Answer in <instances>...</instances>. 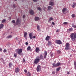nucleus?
Returning <instances> with one entry per match:
<instances>
[{
  "label": "nucleus",
  "mask_w": 76,
  "mask_h": 76,
  "mask_svg": "<svg viewBox=\"0 0 76 76\" xmlns=\"http://www.w3.org/2000/svg\"><path fill=\"white\" fill-rule=\"evenodd\" d=\"M55 73H56V72H52V74H53V75H54Z\"/></svg>",
  "instance_id": "nucleus-49"
},
{
  "label": "nucleus",
  "mask_w": 76,
  "mask_h": 76,
  "mask_svg": "<svg viewBox=\"0 0 76 76\" xmlns=\"http://www.w3.org/2000/svg\"><path fill=\"white\" fill-rule=\"evenodd\" d=\"M74 68L76 70V62L74 61Z\"/></svg>",
  "instance_id": "nucleus-26"
},
{
  "label": "nucleus",
  "mask_w": 76,
  "mask_h": 76,
  "mask_svg": "<svg viewBox=\"0 0 76 76\" xmlns=\"http://www.w3.org/2000/svg\"><path fill=\"white\" fill-rule=\"evenodd\" d=\"M50 36H47L45 38L46 40L47 41H49L50 40Z\"/></svg>",
  "instance_id": "nucleus-18"
},
{
  "label": "nucleus",
  "mask_w": 76,
  "mask_h": 76,
  "mask_svg": "<svg viewBox=\"0 0 76 76\" xmlns=\"http://www.w3.org/2000/svg\"><path fill=\"white\" fill-rule=\"evenodd\" d=\"M12 63H9V66L10 68H11L12 67Z\"/></svg>",
  "instance_id": "nucleus-28"
},
{
  "label": "nucleus",
  "mask_w": 76,
  "mask_h": 76,
  "mask_svg": "<svg viewBox=\"0 0 76 76\" xmlns=\"http://www.w3.org/2000/svg\"><path fill=\"white\" fill-rule=\"evenodd\" d=\"M56 32H58V30H57Z\"/></svg>",
  "instance_id": "nucleus-53"
},
{
  "label": "nucleus",
  "mask_w": 76,
  "mask_h": 76,
  "mask_svg": "<svg viewBox=\"0 0 76 76\" xmlns=\"http://www.w3.org/2000/svg\"><path fill=\"white\" fill-rule=\"evenodd\" d=\"M50 56L51 57H52L53 56V53H52L50 55Z\"/></svg>",
  "instance_id": "nucleus-45"
},
{
  "label": "nucleus",
  "mask_w": 76,
  "mask_h": 76,
  "mask_svg": "<svg viewBox=\"0 0 76 76\" xmlns=\"http://www.w3.org/2000/svg\"><path fill=\"white\" fill-rule=\"evenodd\" d=\"M40 60H44V57L43 56H42V55L40 54Z\"/></svg>",
  "instance_id": "nucleus-17"
},
{
  "label": "nucleus",
  "mask_w": 76,
  "mask_h": 76,
  "mask_svg": "<svg viewBox=\"0 0 76 76\" xmlns=\"http://www.w3.org/2000/svg\"><path fill=\"white\" fill-rule=\"evenodd\" d=\"M12 23H15V20H12Z\"/></svg>",
  "instance_id": "nucleus-39"
},
{
  "label": "nucleus",
  "mask_w": 76,
  "mask_h": 76,
  "mask_svg": "<svg viewBox=\"0 0 76 76\" xmlns=\"http://www.w3.org/2000/svg\"><path fill=\"white\" fill-rule=\"evenodd\" d=\"M49 46H50V45H51V42H50V41H48V43L47 44Z\"/></svg>",
  "instance_id": "nucleus-30"
},
{
  "label": "nucleus",
  "mask_w": 76,
  "mask_h": 76,
  "mask_svg": "<svg viewBox=\"0 0 76 76\" xmlns=\"http://www.w3.org/2000/svg\"><path fill=\"white\" fill-rule=\"evenodd\" d=\"M15 0V1H17V0Z\"/></svg>",
  "instance_id": "nucleus-56"
},
{
  "label": "nucleus",
  "mask_w": 76,
  "mask_h": 76,
  "mask_svg": "<svg viewBox=\"0 0 76 76\" xmlns=\"http://www.w3.org/2000/svg\"><path fill=\"white\" fill-rule=\"evenodd\" d=\"M67 10V8H64L62 10V13H63L64 14H65V12H66V11Z\"/></svg>",
  "instance_id": "nucleus-10"
},
{
  "label": "nucleus",
  "mask_w": 76,
  "mask_h": 76,
  "mask_svg": "<svg viewBox=\"0 0 76 76\" xmlns=\"http://www.w3.org/2000/svg\"><path fill=\"white\" fill-rule=\"evenodd\" d=\"M27 35H28V33L26 32H25L24 34V36L25 39H27V37H26Z\"/></svg>",
  "instance_id": "nucleus-14"
},
{
  "label": "nucleus",
  "mask_w": 76,
  "mask_h": 76,
  "mask_svg": "<svg viewBox=\"0 0 76 76\" xmlns=\"http://www.w3.org/2000/svg\"><path fill=\"white\" fill-rule=\"evenodd\" d=\"M27 70L26 69H25L24 70V72L25 73H26V72H27Z\"/></svg>",
  "instance_id": "nucleus-48"
},
{
  "label": "nucleus",
  "mask_w": 76,
  "mask_h": 76,
  "mask_svg": "<svg viewBox=\"0 0 76 76\" xmlns=\"http://www.w3.org/2000/svg\"><path fill=\"white\" fill-rule=\"evenodd\" d=\"M40 70V66H38L37 68V72H39Z\"/></svg>",
  "instance_id": "nucleus-22"
},
{
  "label": "nucleus",
  "mask_w": 76,
  "mask_h": 76,
  "mask_svg": "<svg viewBox=\"0 0 76 76\" xmlns=\"http://www.w3.org/2000/svg\"><path fill=\"white\" fill-rule=\"evenodd\" d=\"M27 50H31V47L30 46H28V47L27 48Z\"/></svg>",
  "instance_id": "nucleus-32"
},
{
  "label": "nucleus",
  "mask_w": 76,
  "mask_h": 76,
  "mask_svg": "<svg viewBox=\"0 0 76 76\" xmlns=\"http://www.w3.org/2000/svg\"><path fill=\"white\" fill-rule=\"evenodd\" d=\"M37 10H39V11H41V10H42V8L39 7H37Z\"/></svg>",
  "instance_id": "nucleus-20"
},
{
  "label": "nucleus",
  "mask_w": 76,
  "mask_h": 76,
  "mask_svg": "<svg viewBox=\"0 0 76 76\" xmlns=\"http://www.w3.org/2000/svg\"><path fill=\"white\" fill-rule=\"evenodd\" d=\"M26 45H28V43L27 42H26Z\"/></svg>",
  "instance_id": "nucleus-46"
},
{
  "label": "nucleus",
  "mask_w": 76,
  "mask_h": 76,
  "mask_svg": "<svg viewBox=\"0 0 76 76\" xmlns=\"http://www.w3.org/2000/svg\"><path fill=\"white\" fill-rule=\"evenodd\" d=\"M70 37L72 41L73 42L74 41H75L76 39V33H72L70 35Z\"/></svg>",
  "instance_id": "nucleus-1"
},
{
  "label": "nucleus",
  "mask_w": 76,
  "mask_h": 76,
  "mask_svg": "<svg viewBox=\"0 0 76 76\" xmlns=\"http://www.w3.org/2000/svg\"><path fill=\"white\" fill-rule=\"evenodd\" d=\"M57 53H58V54H60V53H61V51L57 50Z\"/></svg>",
  "instance_id": "nucleus-36"
},
{
  "label": "nucleus",
  "mask_w": 76,
  "mask_h": 76,
  "mask_svg": "<svg viewBox=\"0 0 76 76\" xmlns=\"http://www.w3.org/2000/svg\"><path fill=\"white\" fill-rule=\"evenodd\" d=\"M9 20H11V17H9Z\"/></svg>",
  "instance_id": "nucleus-51"
},
{
  "label": "nucleus",
  "mask_w": 76,
  "mask_h": 76,
  "mask_svg": "<svg viewBox=\"0 0 76 76\" xmlns=\"http://www.w3.org/2000/svg\"><path fill=\"white\" fill-rule=\"evenodd\" d=\"M17 53H15L14 54V56L15 57H17Z\"/></svg>",
  "instance_id": "nucleus-34"
},
{
  "label": "nucleus",
  "mask_w": 76,
  "mask_h": 76,
  "mask_svg": "<svg viewBox=\"0 0 76 76\" xmlns=\"http://www.w3.org/2000/svg\"><path fill=\"white\" fill-rule=\"evenodd\" d=\"M76 6V2H74L72 4V7L73 8H75V7Z\"/></svg>",
  "instance_id": "nucleus-21"
},
{
  "label": "nucleus",
  "mask_w": 76,
  "mask_h": 76,
  "mask_svg": "<svg viewBox=\"0 0 76 76\" xmlns=\"http://www.w3.org/2000/svg\"><path fill=\"white\" fill-rule=\"evenodd\" d=\"M3 26H4V25L2 24H1L0 25V29H1L2 28H3Z\"/></svg>",
  "instance_id": "nucleus-25"
},
{
  "label": "nucleus",
  "mask_w": 76,
  "mask_h": 76,
  "mask_svg": "<svg viewBox=\"0 0 76 76\" xmlns=\"http://www.w3.org/2000/svg\"><path fill=\"white\" fill-rule=\"evenodd\" d=\"M35 51L36 53H39V52L40 51V50H39V48H38L37 47L35 49Z\"/></svg>",
  "instance_id": "nucleus-15"
},
{
  "label": "nucleus",
  "mask_w": 76,
  "mask_h": 76,
  "mask_svg": "<svg viewBox=\"0 0 76 76\" xmlns=\"http://www.w3.org/2000/svg\"><path fill=\"white\" fill-rule=\"evenodd\" d=\"M0 51H2V49L0 48Z\"/></svg>",
  "instance_id": "nucleus-54"
},
{
  "label": "nucleus",
  "mask_w": 76,
  "mask_h": 76,
  "mask_svg": "<svg viewBox=\"0 0 76 76\" xmlns=\"http://www.w3.org/2000/svg\"><path fill=\"white\" fill-rule=\"evenodd\" d=\"M29 37L30 39H32V38H33V39L35 38H36V36H33L32 33H30L29 34Z\"/></svg>",
  "instance_id": "nucleus-4"
},
{
  "label": "nucleus",
  "mask_w": 76,
  "mask_h": 76,
  "mask_svg": "<svg viewBox=\"0 0 76 76\" xmlns=\"http://www.w3.org/2000/svg\"><path fill=\"white\" fill-rule=\"evenodd\" d=\"M16 25H19V24H20V21H19V18H18L16 21Z\"/></svg>",
  "instance_id": "nucleus-13"
},
{
  "label": "nucleus",
  "mask_w": 76,
  "mask_h": 76,
  "mask_svg": "<svg viewBox=\"0 0 76 76\" xmlns=\"http://www.w3.org/2000/svg\"><path fill=\"white\" fill-rule=\"evenodd\" d=\"M49 6H54V3L53 2L50 1L49 3Z\"/></svg>",
  "instance_id": "nucleus-9"
},
{
  "label": "nucleus",
  "mask_w": 76,
  "mask_h": 76,
  "mask_svg": "<svg viewBox=\"0 0 76 76\" xmlns=\"http://www.w3.org/2000/svg\"><path fill=\"white\" fill-rule=\"evenodd\" d=\"M5 21H6V20L5 19L3 20H2L1 23H4V22H5Z\"/></svg>",
  "instance_id": "nucleus-35"
},
{
  "label": "nucleus",
  "mask_w": 76,
  "mask_h": 76,
  "mask_svg": "<svg viewBox=\"0 0 76 76\" xmlns=\"http://www.w3.org/2000/svg\"><path fill=\"white\" fill-rule=\"evenodd\" d=\"M12 35H10L7 37V38H12Z\"/></svg>",
  "instance_id": "nucleus-33"
},
{
  "label": "nucleus",
  "mask_w": 76,
  "mask_h": 76,
  "mask_svg": "<svg viewBox=\"0 0 76 76\" xmlns=\"http://www.w3.org/2000/svg\"><path fill=\"white\" fill-rule=\"evenodd\" d=\"M15 39L17 40V41H18V38H17V37L15 38Z\"/></svg>",
  "instance_id": "nucleus-52"
},
{
  "label": "nucleus",
  "mask_w": 76,
  "mask_h": 76,
  "mask_svg": "<svg viewBox=\"0 0 76 76\" xmlns=\"http://www.w3.org/2000/svg\"><path fill=\"white\" fill-rule=\"evenodd\" d=\"M72 27H73V28H76V26H75V24L73 23L72 24Z\"/></svg>",
  "instance_id": "nucleus-29"
},
{
  "label": "nucleus",
  "mask_w": 76,
  "mask_h": 76,
  "mask_svg": "<svg viewBox=\"0 0 76 76\" xmlns=\"http://www.w3.org/2000/svg\"><path fill=\"white\" fill-rule=\"evenodd\" d=\"M25 18V15H24L23 16V18Z\"/></svg>",
  "instance_id": "nucleus-50"
},
{
  "label": "nucleus",
  "mask_w": 76,
  "mask_h": 76,
  "mask_svg": "<svg viewBox=\"0 0 76 76\" xmlns=\"http://www.w3.org/2000/svg\"><path fill=\"white\" fill-rule=\"evenodd\" d=\"M36 58L34 60V64H37L38 63H39V61L40 60V59H39V56H37L36 57Z\"/></svg>",
  "instance_id": "nucleus-2"
},
{
  "label": "nucleus",
  "mask_w": 76,
  "mask_h": 76,
  "mask_svg": "<svg viewBox=\"0 0 76 76\" xmlns=\"http://www.w3.org/2000/svg\"><path fill=\"white\" fill-rule=\"evenodd\" d=\"M72 16L73 18H75V15L74 14H72Z\"/></svg>",
  "instance_id": "nucleus-38"
},
{
  "label": "nucleus",
  "mask_w": 76,
  "mask_h": 76,
  "mask_svg": "<svg viewBox=\"0 0 76 76\" xmlns=\"http://www.w3.org/2000/svg\"><path fill=\"white\" fill-rule=\"evenodd\" d=\"M4 53H5V52H7V50H6V49H4Z\"/></svg>",
  "instance_id": "nucleus-43"
},
{
  "label": "nucleus",
  "mask_w": 76,
  "mask_h": 76,
  "mask_svg": "<svg viewBox=\"0 0 76 76\" xmlns=\"http://www.w3.org/2000/svg\"><path fill=\"white\" fill-rule=\"evenodd\" d=\"M69 31H73V28H69Z\"/></svg>",
  "instance_id": "nucleus-37"
},
{
  "label": "nucleus",
  "mask_w": 76,
  "mask_h": 76,
  "mask_svg": "<svg viewBox=\"0 0 76 76\" xmlns=\"http://www.w3.org/2000/svg\"><path fill=\"white\" fill-rule=\"evenodd\" d=\"M28 12L31 15H34V12L32 9H31L30 10H29Z\"/></svg>",
  "instance_id": "nucleus-7"
},
{
  "label": "nucleus",
  "mask_w": 76,
  "mask_h": 76,
  "mask_svg": "<svg viewBox=\"0 0 76 76\" xmlns=\"http://www.w3.org/2000/svg\"><path fill=\"white\" fill-rule=\"evenodd\" d=\"M23 61L25 62V59L24 58H23Z\"/></svg>",
  "instance_id": "nucleus-47"
},
{
  "label": "nucleus",
  "mask_w": 76,
  "mask_h": 76,
  "mask_svg": "<svg viewBox=\"0 0 76 76\" xmlns=\"http://www.w3.org/2000/svg\"><path fill=\"white\" fill-rule=\"evenodd\" d=\"M69 46L70 44H69V43H66L65 45V50H69L70 49V47H69Z\"/></svg>",
  "instance_id": "nucleus-5"
},
{
  "label": "nucleus",
  "mask_w": 76,
  "mask_h": 76,
  "mask_svg": "<svg viewBox=\"0 0 76 76\" xmlns=\"http://www.w3.org/2000/svg\"><path fill=\"white\" fill-rule=\"evenodd\" d=\"M56 43L58 44H59L60 45L61 44H62V42L60 40H56Z\"/></svg>",
  "instance_id": "nucleus-8"
},
{
  "label": "nucleus",
  "mask_w": 76,
  "mask_h": 76,
  "mask_svg": "<svg viewBox=\"0 0 76 76\" xmlns=\"http://www.w3.org/2000/svg\"><path fill=\"white\" fill-rule=\"evenodd\" d=\"M15 51L17 52V54L19 55V56H21L22 53V49H17L15 50Z\"/></svg>",
  "instance_id": "nucleus-3"
},
{
  "label": "nucleus",
  "mask_w": 76,
  "mask_h": 76,
  "mask_svg": "<svg viewBox=\"0 0 76 76\" xmlns=\"http://www.w3.org/2000/svg\"><path fill=\"white\" fill-rule=\"evenodd\" d=\"M40 28H39V26L38 25L37 26V29H38V31H39L40 30H39Z\"/></svg>",
  "instance_id": "nucleus-31"
},
{
  "label": "nucleus",
  "mask_w": 76,
  "mask_h": 76,
  "mask_svg": "<svg viewBox=\"0 0 76 76\" xmlns=\"http://www.w3.org/2000/svg\"><path fill=\"white\" fill-rule=\"evenodd\" d=\"M69 74H70V72H67V74L68 75H69Z\"/></svg>",
  "instance_id": "nucleus-55"
},
{
  "label": "nucleus",
  "mask_w": 76,
  "mask_h": 76,
  "mask_svg": "<svg viewBox=\"0 0 76 76\" xmlns=\"http://www.w3.org/2000/svg\"><path fill=\"white\" fill-rule=\"evenodd\" d=\"M61 64L60 62L56 64H55V63H54L52 64V65L53 67H57V66H59Z\"/></svg>",
  "instance_id": "nucleus-6"
},
{
  "label": "nucleus",
  "mask_w": 76,
  "mask_h": 76,
  "mask_svg": "<svg viewBox=\"0 0 76 76\" xmlns=\"http://www.w3.org/2000/svg\"><path fill=\"white\" fill-rule=\"evenodd\" d=\"M49 20H48V22H51V20H53V18L52 17L50 18Z\"/></svg>",
  "instance_id": "nucleus-24"
},
{
  "label": "nucleus",
  "mask_w": 76,
  "mask_h": 76,
  "mask_svg": "<svg viewBox=\"0 0 76 76\" xmlns=\"http://www.w3.org/2000/svg\"><path fill=\"white\" fill-rule=\"evenodd\" d=\"M45 54H44V58L45 59L46 58V57H47V52L45 51L44 53Z\"/></svg>",
  "instance_id": "nucleus-12"
},
{
  "label": "nucleus",
  "mask_w": 76,
  "mask_h": 76,
  "mask_svg": "<svg viewBox=\"0 0 76 76\" xmlns=\"http://www.w3.org/2000/svg\"><path fill=\"white\" fill-rule=\"evenodd\" d=\"M19 71H20V69L18 67H17L15 70V72L16 73H18Z\"/></svg>",
  "instance_id": "nucleus-11"
},
{
  "label": "nucleus",
  "mask_w": 76,
  "mask_h": 76,
  "mask_svg": "<svg viewBox=\"0 0 76 76\" xmlns=\"http://www.w3.org/2000/svg\"><path fill=\"white\" fill-rule=\"evenodd\" d=\"M13 7L14 8H16V5H15V4H13Z\"/></svg>",
  "instance_id": "nucleus-42"
},
{
  "label": "nucleus",
  "mask_w": 76,
  "mask_h": 76,
  "mask_svg": "<svg viewBox=\"0 0 76 76\" xmlns=\"http://www.w3.org/2000/svg\"><path fill=\"white\" fill-rule=\"evenodd\" d=\"M33 1L34 2L36 3V2H37V1H38V0H33Z\"/></svg>",
  "instance_id": "nucleus-41"
},
{
  "label": "nucleus",
  "mask_w": 76,
  "mask_h": 76,
  "mask_svg": "<svg viewBox=\"0 0 76 76\" xmlns=\"http://www.w3.org/2000/svg\"><path fill=\"white\" fill-rule=\"evenodd\" d=\"M39 18L38 17H36L34 18V20L35 21H38V20H39Z\"/></svg>",
  "instance_id": "nucleus-16"
},
{
  "label": "nucleus",
  "mask_w": 76,
  "mask_h": 76,
  "mask_svg": "<svg viewBox=\"0 0 76 76\" xmlns=\"http://www.w3.org/2000/svg\"><path fill=\"white\" fill-rule=\"evenodd\" d=\"M48 9L49 11L51 10L52 9V7L51 6H49L48 7Z\"/></svg>",
  "instance_id": "nucleus-19"
},
{
  "label": "nucleus",
  "mask_w": 76,
  "mask_h": 76,
  "mask_svg": "<svg viewBox=\"0 0 76 76\" xmlns=\"http://www.w3.org/2000/svg\"><path fill=\"white\" fill-rule=\"evenodd\" d=\"M27 76H32V74H31V73L30 72H28L27 73Z\"/></svg>",
  "instance_id": "nucleus-27"
},
{
  "label": "nucleus",
  "mask_w": 76,
  "mask_h": 76,
  "mask_svg": "<svg viewBox=\"0 0 76 76\" xmlns=\"http://www.w3.org/2000/svg\"><path fill=\"white\" fill-rule=\"evenodd\" d=\"M68 23L67 22H64L63 23V24L64 25H67V24Z\"/></svg>",
  "instance_id": "nucleus-40"
},
{
  "label": "nucleus",
  "mask_w": 76,
  "mask_h": 76,
  "mask_svg": "<svg viewBox=\"0 0 76 76\" xmlns=\"http://www.w3.org/2000/svg\"><path fill=\"white\" fill-rule=\"evenodd\" d=\"M52 23L53 25H55V23H54V22H52Z\"/></svg>",
  "instance_id": "nucleus-44"
},
{
  "label": "nucleus",
  "mask_w": 76,
  "mask_h": 76,
  "mask_svg": "<svg viewBox=\"0 0 76 76\" xmlns=\"http://www.w3.org/2000/svg\"><path fill=\"white\" fill-rule=\"evenodd\" d=\"M60 69H61V67L57 68L56 69V72H58V71L60 70Z\"/></svg>",
  "instance_id": "nucleus-23"
}]
</instances>
